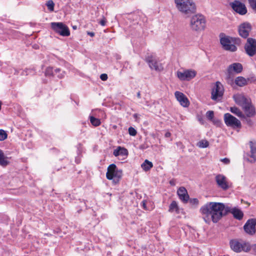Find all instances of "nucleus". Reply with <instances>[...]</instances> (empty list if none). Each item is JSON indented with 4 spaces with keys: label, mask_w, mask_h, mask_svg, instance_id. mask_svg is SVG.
Listing matches in <instances>:
<instances>
[{
    "label": "nucleus",
    "mask_w": 256,
    "mask_h": 256,
    "mask_svg": "<svg viewBox=\"0 0 256 256\" xmlns=\"http://www.w3.org/2000/svg\"><path fill=\"white\" fill-rule=\"evenodd\" d=\"M226 207L223 203L209 202L200 208L202 218L206 224H210L212 220L217 222L226 212Z\"/></svg>",
    "instance_id": "f257e3e1"
},
{
    "label": "nucleus",
    "mask_w": 256,
    "mask_h": 256,
    "mask_svg": "<svg viewBox=\"0 0 256 256\" xmlns=\"http://www.w3.org/2000/svg\"><path fill=\"white\" fill-rule=\"evenodd\" d=\"M174 2L178 10L186 16L196 12V6L193 0H174Z\"/></svg>",
    "instance_id": "f03ea898"
},
{
    "label": "nucleus",
    "mask_w": 256,
    "mask_h": 256,
    "mask_svg": "<svg viewBox=\"0 0 256 256\" xmlns=\"http://www.w3.org/2000/svg\"><path fill=\"white\" fill-rule=\"evenodd\" d=\"M220 42L223 48L226 50L230 52H235L237 48L235 45L232 44V42L235 41L236 43L238 44L240 42V40L239 38H235L226 36L224 34H220Z\"/></svg>",
    "instance_id": "7ed1b4c3"
},
{
    "label": "nucleus",
    "mask_w": 256,
    "mask_h": 256,
    "mask_svg": "<svg viewBox=\"0 0 256 256\" xmlns=\"http://www.w3.org/2000/svg\"><path fill=\"white\" fill-rule=\"evenodd\" d=\"M190 26L192 30L196 32L204 30L206 27V20L204 16L200 14L192 16L190 20Z\"/></svg>",
    "instance_id": "20e7f679"
},
{
    "label": "nucleus",
    "mask_w": 256,
    "mask_h": 256,
    "mask_svg": "<svg viewBox=\"0 0 256 256\" xmlns=\"http://www.w3.org/2000/svg\"><path fill=\"white\" fill-rule=\"evenodd\" d=\"M122 170L118 169L115 164H110L107 169L106 177L109 180L114 179V180L118 182L122 178Z\"/></svg>",
    "instance_id": "39448f33"
},
{
    "label": "nucleus",
    "mask_w": 256,
    "mask_h": 256,
    "mask_svg": "<svg viewBox=\"0 0 256 256\" xmlns=\"http://www.w3.org/2000/svg\"><path fill=\"white\" fill-rule=\"evenodd\" d=\"M230 244L232 250L236 252H240L242 251L248 252L251 248V246L248 242H240L236 240H231Z\"/></svg>",
    "instance_id": "423d86ee"
},
{
    "label": "nucleus",
    "mask_w": 256,
    "mask_h": 256,
    "mask_svg": "<svg viewBox=\"0 0 256 256\" xmlns=\"http://www.w3.org/2000/svg\"><path fill=\"white\" fill-rule=\"evenodd\" d=\"M52 29L56 33L63 36H68L70 32L68 27L61 22H52L50 23Z\"/></svg>",
    "instance_id": "0eeeda50"
},
{
    "label": "nucleus",
    "mask_w": 256,
    "mask_h": 256,
    "mask_svg": "<svg viewBox=\"0 0 256 256\" xmlns=\"http://www.w3.org/2000/svg\"><path fill=\"white\" fill-rule=\"evenodd\" d=\"M224 93L223 85L220 82H216L212 90V99L214 100H220L223 96Z\"/></svg>",
    "instance_id": "6e6552de"
},
{
    "label": "nucleus",
    "mask_w": 256,
    "mask_h": 256,
    "mask_svg": "<svg viewBox=\"0 0 256 256\" xmlns=\"http://www.w3.org/2000/svg\"><path fill=\"white\" fill-rule=\"evenodd\" d=\"M224 121L227 126L234 128H240L241 127L240 122L229 113L224 114Z\"/></svg>",
    "instance_id": "1a4fd4ad"
},
{
    "label": "nucleus",
    "mask_w": 256,
    "mask_h": 256,
    "mask_svg": "<svg viewBox=\"0 0 256 256\" xmlns=\"http://www.w3.org/2000/svg\"><path fill=\"white\" fill-rule=\"evenodd\" d=\"M244 49L248 55L252 56L256 54V40L248 38L245 44Z\"/></svg>",
    "instance_id": "9d476101"
},
{
    "label": "nucleus",
    "mask_w": 256,
    "mask_h": 256,
    "mask_svg": "<svg viewBox=\"0 0 256 256\" xmlns=\"http://www.w3.org/2000/svg\"><path fill=\"white\" fill-rule=\"evenodd\" d=\"M196 72L192 70H186L182 72L178 71L177 72V76L181 80L189 81L194 78Z\"/></svg>",
    "instance_id": "9b49d317"
},
{
    "label": "nucleus",
    "mask_w": 256,
    "mask_h": 256,
    "mask_svg": "<svg viewBox=\"0 0 256 256\" xmlns=\"http://www.w3.org/2000/svg\"><path fill=\"white\" fill-rule=\"evenodd\" d=\"M233 10L240 15H244L247 13V8L245 4L238 0H234L230 4Z\"/></svg>",
    "instance_id": "f8f14e48"
},
{
    "label": "nucleus",
    "mask_w": 256,
    "mask_h": 256,
    "mask_svg": "<svg viewBox=\"0 0 256 256\" xmlns=\"http://www.w3.org/2000/svg\"><path fill=\"white\" fill-rule=\"evenodd\" d=\"M146 62L148 64L149 66L152 70L156 71H162L163 70L162 64L158 62L152 56H148L146 58Z\"/></svg>",
    "instance_id": "ddd939ff"
},
{
    "label": "nucleus",
    "mask_w": 256,
    "mask_h": 256,
    "mask_svg": "<svg viewBox=\"0 0 256 256\" xmlns=\"http://www.w3.org/2000/svg\"><path fill=\"white\" fill-rule=\"evenodd\" d=\"M235 102L242 108L251 102L250 98L246 97L242 94H236L233 96Z\"/></svg>",
    "instance_id": "4468645a"
},
{
    "label": "nucleus",
    "mask_w": 256,
    "mask_h": 256,
    "mask_svg": "<svg viewBox=\"0 0 256 256\" xmlns=\"http://www.w3.org/2000/svg\"><path fill=\"white\" fill-rule=\"evenodd\" d=\"M252 30L250 24L248 22H244L240 24L238 27V32L240 35L244 38H247L249 36V33Z\"/></svg>",
    "instance_id": "2eb2a0df"
},
{
    "label": "nucleus",
    "mask_w": 256,
    "mask_h": 256,
    "mask_svg": "<svg viewBox=\"0 0 256 256\" xmlns=\"http://www.w3.org/2000/svg\"><path fill=\"white\" fill-rule=\"evenodd\" d=\"M250 151V153H247L246 157L248 161L251 163H254L256 161V142L252 141L249 142Z\"/></svg>",
    "instance_id": "dca6fc26"
},
{
    "label": "nucleus",
    "mask_w": 256,
    "mask_h": 256,
    "mask_svg": "<svg viewBox=\"0 0 256 256\" xmlns=\"http://www.w3.org/2000/svg\"><path fill=\"white\" fill-rule=\"evenodd\" d=\"M256 219L248 220L245 224L244 228L245 232L251 235H252L256 232Z\"/></svg>",
    "instance_id": "f3484780"
},
{
    "label": "nucleus",
    "mask_w": 256,
    "mask_h": 256,
    "mask_svg": "<svg viewBox=\"0 0 256 256\" xmlns=\"http://www.w3.org/2000/svg\"><path fill=\"white\" fill-rule=\"evenodd\" d=\"M243 70L242 66L238 62L233 63L228 66L227 68V72L229 74H238L240 73Z\"/></svg>",
    "instance_id": "a211bd4d"
},
{
    "label": "nucleus",
    "mask_w": 256,
    "mask_h": 256,
    "mask_svg": "<svg viewBox=\"0 0 256 256\" xmlns=\"http://www.w3.org/2000/svg\"><path fill=\"white\" fill-rule=\"evenodd\" d=\"M174 96L176 99L182 106L184 108L188 106L190 104L189 100L183 93L178 91H176L174 92Z\"/></svg>",
    "instance_id": "6ab92c4d"
},
{
    "label": "nucleus",
    "mask_w": 256,
    "mask_h": 256,
    "mask_svg": "<svg viewBox=\"0 0 256 256\" xmlns=\"http://www.w3.org/2000/svg\"><path fill=\"white\" fill-rule=\"evenodd\" d=\"M216 182L218 187L223 190H226L228 188L229 186L226 181V176L222 174H218L216 176Z\"/></svg>",
    "instance_id": "aec40b11"
},
{
    "label": "nucleus",
    "mask_w": 256,
    "mask_h": 256,
    "mask_svg": "<svg viewBox=\"0 0 256 256\" xmlns=\"http://www.w3.org/2000/svg\"><path fill=\"white\" fill-rule=\"evenodd\" d=\"M177 194L179 198L184 203H186L188 202L189 196L185 188L182 186L180 187L177 191Z\"/></svg>",
    "instance_id": "412c9836"
},
{
    "label": "nucleus",
    "mask_w": 256,
    "mask_h": 256,
    "mask_svg": "<svg viewBox=\"0 0 256 256\" xmlns=\"http://www.w3.org/2000/svg\"><path fill=\"white\" fill-rule=\"evenodd\" d=\"M226 212H230L234 216V217L238 220H240L244 216V214L242 212L236 208H232L230 209L228 207H226Z\"/></svg>",
    "instance_id": "4be33fe9"
},
{
    "label": "nucleus",
    "mask_w": 256,
    "mask_h": 256,
    "mask_svg": "<svg viewBox=\"0 0 256 256\" xmlns=\"http://www.w3.org/2000/svg\"><path fill=\"white\" fill-rule=\"evenodd\" d=\"M242 108L248 117H252L256 114L255 108L252 105L251 102L248 104L242 107Z\"/></svg>",
    "instance_id": "5701e85b"
},
{
    "label": "nucleus",
    "mask_w": 256,
    "mask_h": 256,
    "mask_svg": "<svg viewBox=\"0 0 256 256\" xmlns=\"http://www.w3.org/2000/svg\"><path fill=\"white\" fill-rule=\"evenodd\" d=\"M248 79H246L243 76H238L234 80L235 84L242 87L248 84Z\"/></svg>",
    "instance_id": "b1692460"
},
{
    "label": "nucleus",
    "mask_w": 256,
    "mask_h": 256,
    "mask_svg": "<svg viewBox=\"0 0 256 256\" xmlns=\"http://www.w3.org/2000/svg\"><path fill=\"white\" fill-rule=\"evenodd\" d=\"M113 154L115 156H125L128 155V152L126 148L118 146L116 149L114 150Z\"/></svg>",
    "instance_id": "393cba45"
},
{
    "label": "nucleus",
    "mask_w": 256,
    "mask_h": 256,
    "mask_svg": "<svg viewBox=\"0 0 256 256\" xmlns=\"http://www.w3.org/2000/svg\"><path fill=\"white\" fill-rule=\"evenodd\" d=\"M141 166L144 171L147 172L152 168L153 164L151 162H150L148 160H146L142 164Z\"/></svg>",
    "instance_id": "a878e982"
},
{
    "label": "nucleus",
    "mask_w": 256,
    "mask_h": 256,
    "mask_svg": "<svg viewBox=\"0 0 256 256\" xmlns=\"http://www.w3.org/2000/svg\"><path fill=\"white\" fill-rule=\"evenodd\" d=\"M230 111L240 118H244V115L242 114V111L236 107H231L230 108Z\"/></svg>",
    "instance_id": "bb28decb"
},
{
    "label": "nucleus",
    "mask_w": 256,
    "mask_h": 256,
    "mask_svg": "<svg viewBox=\"0 0 256 256\" xmlns=\"http://www.w3.org/2000/svg\"><path fill=\"white\" fill-rule=\"evenodd\" d=\"M226 80L228 84L231 86L232 87H234L235 82L233 79V75L229 74L227 72L226 74Z\"/></svg>",
    "instance_id": "cd10ccee"
},
{
    "label": "nucleus",
    "mask_w": 256,
    "mask_h": 256,
    "mask_svg": "<svg viewBox=\"0 0 256 256\" xmlns=\"http://www.w3.org/2000/svg\"><path fill=\"white\" fill-rule=\"evenodd\" d=\"M9 164V162L6 160L2 151L0 150V165L6 166Z\"/></svg>",
    "instance_id": "c85d7f7f"
},
{
    "label": "nucleus",
    "mask_w": 256,
    "mask_h": 256,
    "mask_svg": "<svg viewBox=\"0 0 256 256\" xmlns=\"http://www.w3.org/2000/svg\"><path fill=\"white\" fill-rule=\"evenodd\" d=\"M168 210L170 212H171L174 211L178 213V206L176 201H172V202L170 204L169 206Z\"/></svg>",
    "instance_id": "c756f323"
},
{
    "label": "nucleus",
    "mask_w": 256,
    "mask_h": 256,
    "mask_svg": "<svg viewBox=\"0 0 256 256\" xmlns=\"http://www.w3.org/2000/svg\"><path fill=\"white\" fill-rule=\"evenodd\" d=\"M90 120L91 124L95 126H98L100 124V120L93 116H90Z\"/></svg>",
    "instance_id": "7c9ffc66"
},
{
    "label": "nucleus",
    "mask_w": 256,
    "mask_h": 256,
    "mask_svg": "<svg viewBox=\"0 0 256 256\" xmlns=\"http://www.w3.org/2000/svg\"><path fill=\"white\" fill-rule=\"evenodd\" d=\"M208 145V142L205 140H202L197 143V146L200 148H207Z\"/></svg>",
    "instance_id": "2f4dec72"
},
{
    "label": "nucleus",
    "mask_w": 256,
    "mask_h": 256,
    "mask_svg": "<svg viewBox=\"0 0 256 256\" xmlns=\"http://www.w3.org/2000/svg\"><path fill=\"white\" fill-rule=\"evenodd\" d=\"M54 75V72L52 67H48L45 70L46 76H52Z\"/></svg>",
    "instance_id": "473e14b6"
},
{
    "label": "nucleus",
    "mask_w": 256,
    "mask_h": 256,
    "mask_svg": "<svg viewBox=\"0 0 256 256\" xmlns=\"http://www.w3.org/2000/svg\"><path fill=\"white\" fill-rule=\"evenodd\" d=\"M54 72L56 74H58L57 75V76L60 78H62L64 76V71H62L61 69L59 68H56L54 70Z\"/></svg>",
    "instance_id": "72a5a7b5"
},
{
    "label": "nucleus",
    "mask_w": 256,
    "mask_h": 256,
    "mask_svg": "<svg viewBox=\"0 0 256 256\" xmlns=\"http://www.w3.org/2000/svg\"><path fill=\"white\" fill-rule=\"evenodd\" d=\"M8 137V134L6 131L3 130H0V141L5 140Z\"/></svg>",
    "instance_id": "f704fd0d"
},
{
    "label": "nucleus",
    "mask_w": 256,
    "mask_h": 256,
    "mask_svg": "<svg viewBox=\"0 0 256 256\" xmlns=\"http://www.w3.org/2000/svg\"><path fill=\"white\" fill-rule=\"evenodd\" d=\"M46 5L48 9L50 11L52 12V11L54 10V3L52 0H50L48 1L46 4Z\"/></svg>",
    "instance_id": "c9c22d12"
},
{
    "label": "nucleus",
    "mask_w": 256,
    "mask_h": 256,
    "mask_svg": "<svg viewBox=\"0 0 256 256\" xmlns=\"http://www.w3.org/2000/svg\"><path fill=\"white\" fill-rule=\"evenodd\" d=\"M206 116L208 119L212 120L214 116V112L212 110H209L206 113Z\"/></svg>",
    "instance_id": "e433bc0d"
},
{
    "label": "nucleus",
    "mask_w": 256,
    "mask_h": 256,
    "mask_svg": "<svg viewBox=\"0 0 256 256\" xmlns=\"http://www.w3.org/2000/svg\"><path fill=\"white\" fill-rule=\"evenodd\" d=\"M248 2L252 10L256 11V0H248Z\"/></svg>",
    "instance_id": "4c0bfd02"
},
{
    "label": "nucleus",
    "mask_w": 256,
    "mask_h": 256,
    "mask_svg": "<svg viewBox=\"0 0 256 256\" xmlns=\"http://www.w3.org/2000/svg\"><path fill=\"white\" fill-rule=\"evenodd\" d=\"M128 133L130 136H134L136 134V131L134 128L130 127L128 128Z\"/></svg>",
    "instance_id": "58836bf2"
},
{
    "label": "nucleus",
    "mask_w": 256,
    "mask_h": 256,
    "mask_svg": "<svg viewBox=\"0 0 256 256\" xmlns=\"http://www.w3.org/2000/svg\"><path fill=\"white\" fill-rule=\"evenodd\" d=\"M32 70H33L32 69L26 68L25 70H23L21 74H22V75H23V76H27V75L30 74V73H32Z\"/></svg>",
    "instance_id": "ea45409f"
},
{
    "label": "nucleus",
    "mask_w": 256,
    "mask_h": 256,
    "mask_svg": "<svg viewBox=\"0 0 256 256\" xmlns=\"http://www.w3.org/2000/svg\"><path fill=\"white\" fill-rule=\"evenodd\" d=\"M190 202L192 205L197 206L198 204V200L197 198H191L190 200Z\"/></svg>",
    "instance_id": "a19ab883"
},
{
    "label": "nucleus",
    "mask_w": 256,
    "mask_h": 256,
    "mask_svg": "<svg viewBox=\"0 0 256 256\" xmlns=\"http://www.w3.org/2000/svg\"><path fill=\"white\" fill-rule=\"evenodd\" d=\"M100 78L102 80H104V81L106 80L108 78V75L106 74H102L100 76Z\"/></svg>",
    "instance_id": "79ce46f5"
},
{
    "label": "nucleus",
    "mask_w": 256,
    "mask_h": 256,
    "mask_svg": "<svg viewBox=\"0 0 256 256\" xmlns=\"http://www.w3.org/2000/svg\"><path fill=\"white\" fill-rule=\"evenodd\" d=\"M221 162H223L225 164H229L230 162V160L228 158H224L220 160Z\"/></svg>",
    "instance_id": "37998d69"
},
{
    "label": "nucleus",
    "mask_w": 256,
    "mask_h": 256,
    "mask_svg": "<svg viewBox=\"0 0 256 256\" xmlns=\"http://www.w3.org/2000/svg\"><path fill=\"white\" fill-rule=\"evenodd\" d=\"M106 20L104 18L102 20H101L99 23L100 25H102V26H104L106 24Z\"/></svg>",
    "instance_id": "c03bdc74"
},
{
    "label": "nucleus",
    "mask_w": 256,
    "mask_h": 256,
    "mask_svg": "<svg viewBox=\"0 0 256 256\" xmlns=\"http://www.w3.org/2000/svg\"><path fill=\"white\" fill-rule=\"evenodd\" d=\"M246 122H247V124H249L250 126L252 124V121L250 119V118L246 119Z\"/></svg>",
    "instance_id": "a18cd8bd"
},
{
    "label": "nucleus",
    "mask_w": 256,
    "mask_h": 256,
    "mask_svg": "<svg viewBox=\"0 0 256 256\" xmlns=\"http://www.w3.org/2000/svg\"><path fill=\"white\" fill-rule=\"evenodd\" d=\"M88 34L90 36H94V33L93 32H88Z\"/></svg>",
    "instance_id": "49530a36"
},
{
    "label": "nucleus",
    "mask_w": 256,
    "mask_h": 256,
    "mask_svg": "<svg viewBox=\"0 0 256 256\" xmlns=\"http://www.w3.org/2000/svg\"><path fill=\"white\" fill-rule=\"evenodd\" d=\"M171 134L170 132H166V134H165V136L166 138H168L170 136Z\"/></svg>",
    "instance_id": "de8ad7c7"
},
{
    "label": "nucleus",
    "mask_w": 256,
    "mask_h": 256,
    "mask_svg": "<svg viewBox=\"0 0 256 256\" xmlns=\"http://www.w3.org/2000/svg\"><path fill=\"white\" fill-rule=\"evenodd\" d=\"M142 206H143L144 208V209H146V202L142 201Z\"/></svg>",
    "instance_id": "09e8293b"
},
{
    "label": "nucleus",
    "mask_w": 256,
    "mask_h": 256,
    "mask_svg": "<svg viewBox=\"0 0 256 256\" xmlns=\"http://www.w3.org/2000/svg\"><path fill=\"white\" fill-rule=\"evenodd\" d=\"M252 248L256 252V244H253L252 246H251V248Z\"/></svg>",
    "instance_id": "8fccbe9b"
},
{
    "label": "nucleus",
    "mask_w": 256,
    "mask_h": 256,
    "mask_svg": "<svg viewBox=\"0 0 256 256\" xmlns=\"http://www.w3.org/2000/svg\"><path fill=\"white\" fill-rule=\"evenodd\" d=\"M136 96H137V97H138V98H140V92H138L137 93Z\"/></svg>",
    "instance_id": "3c124183"
},
{
    "label": "nucleus",
    "mask_w": 256,
    "mask_h": 256,
    "mask_svg": "<svg viewBox=\"0 0 256 256\" xmlns=\"http://www.w3.org/2000/svg\"><path fill=\"white\" fill-rule=\"evenodd\" d=\"M138 114H134V117L136 119V118H138Z\"/></svg>",
    "instance_id": "603ef678"
},
{
    "label": "nucleus",
    "mask_w": 256,
    "mask_h": 256,
    "mask_svg": "<svg viewBox=\"0 0 256 256\" xmlns=\"http://www.w3.org/2000/svg\"><path fill=\"white\" fill-rule=\"evenodd\" d=\"M18 72L16 70H15V72L14 74H18Z\"/></svg>",
    "instance_id": "864d4df0"
},
{
    "label": "nucleus",
    "mask_w": 256,
    "mask_h": 256,
    "mask_svg": "<svg viewBox=\"0 0 256 256\" xmlns=\"http://www.w3.org/2000/svg\"><path fill=\"white\" fill-rule=\"evenodd\" d=\"M170 184H173V182H172V181H170Z\"/></svg>",
    "instance_id": "5fc2aeb1"
},
{
    "label": "nucleus",
    "mask_w": 256,
    "mask_h": 256,
    "mask_svg": "<svg viewBox=\"0 0 256 256\" xmlns=\"http://www.w3.org/2000/svg\"><path fill=\"white\" fill-rule=\"evenodd\" d=\"M73 28H74V29H76V26H74V27H73Z\"/></svg>",
    "instance_id": "6e6d98bb"
}]
</instances>
